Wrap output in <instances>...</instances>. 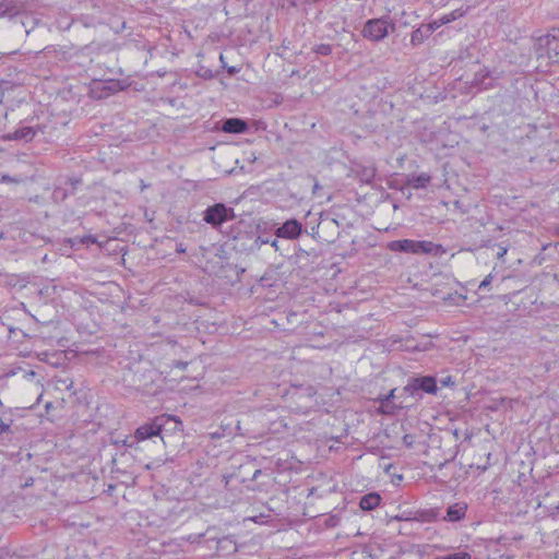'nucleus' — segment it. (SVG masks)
<instances>
[{
    "instance_id": "f257e3e1",
    "label": "nucleus",
    "mask_w": 559,
    "mask_h": 559,
    "mask_svg": "<svg viewBox=\"0 0 559 559\" xmlns=\"http://www.w3.org/2000/svg\"><path fill=\"white\" fill-rule=\"evenodd\" d=\"M467 504L465 502H456L448 507L445 515L441 514L440 509H429L418 512L417 520L421 522H433L443 520L448 522H457L465 518Z\"/></svg>"
},
{
    "instance_id": "f03ea898",
    "label": "nucleus",
    "mask_w": 559,
    "mask_h": 559,
    "mask_svg": "<svg viewBox=\"0 0 559 559\" xmlns=\"http://www.w3.org/2000/svg\"><path fill=\"white\" fill-rule=\"evenodd\" d=\"M235 217L234 209L224 203L210 205L203 212V221L215 229H218L224 223L235 219Z\"/></svg>"
},
{
    "instance_id": "7ed1b4c3",
    "label": "nucleus",
    "mask_w": 559,
    "mask_h": 559,
    "mask_svg": "<svg viewBox=\"0 0 559 559\" xmlns=\"http://www.w3.org/2000/svg\"><path fill=\"white\" fill-rule=\"evenodd\" d=\"M438 385L436 378L432 376L415 377L409 379L408 383L404 386V392L408 393L415 399H421V393L436 394Z\"/></svg>"
},
{
    "instance_id": "20e7f679",
    "label": "nucleus",
    "mask_w": 559,
    "mask_h": 559,
    "mask_svg": "<svg viewBox=\"0 0 559 559\" xmlns=\"http://www.w3.org/2000/svg\"><path fill=\"white\" fill-rule=\"evenodd\" d=\"M389 26L388 22L383 19H372L366 22L362 35L368 39L379 41L388 36Z\"/></svg>"
},
{
    "instance_id": "39448f33",
    "label": "nucleus",
    "mask_w": 559,
    "mask_h": 559,
    "mask_svg": "<svg viewBox=\"0 0 559 559\" xmlns=\"http://www.w3.org/2000/svg\"><path fill=\"white\" fill-rule=\"evenodd\" d=\"M304 231L302 224L296 218L287 219L281 226H278L274 234L277 238H284L288 240L298 239Z\"/></svg>"
},
{
    "instance_id": "423d86ee",
    "label": "nucleus",
    "mask_w": 559,
    "mask_h": 559,
    "mask_svg": "<svg viewBox=\"0 0 559 559\" xmlns=\"http://www.w3.org/2000/svg\"><path fill=\"white\" fill-rule=\"evenodd\" d=\"M165 424V417H156L152 423L145 424L135 430L134 439L136 441L146 440L154 436H159Z\"/></svg>"
},
{
    "instance_id": "0eeeda50",
    "label": "nucleus",
    "mask_w": 559,
    "mask_h": 559,
    "mask_svg": "<svg viewBox=\"0 0 559 559\" xmlns=\"http://www.w3.org/2000/svg\"><path fill=\"white\" fill-rule=\"evenodd\" d=\"M82 183L80 178H69L66 181L67 187H56L52 191V199L58 202L64 201L69 195H73L78 187Z\"/></svg>"
},
{
    "instance_id": "6e6552de",
    "label": "nucleus",
    "mask_w": 559,
    "mask_h": 559,
    "mask_svg": "<svg viewBox=\"0 0 559 559\" xmlns=\"http://www.w3.org/2000/svg\"><path fill=\"white\" fill-rule=\"evenodd\" d=\"M206 544L215 543V550L217 552L231 554L237 550L235 542L228 537H219L215 532L210 537L204 539Z\"/></svg>"
},
{
    "instance_id": "1a4fd4ad",
    "label": "nucleus",
    "mask_w": 559,
    "mask_h": 559,
    "mask_svg": "<svg viewBox=\"0 0 559 559\" xmlns=\"http://www.w3.org/2000/svg\"><path fill=\"white\" fill-rule=\"evenodd\" d=\"M415 249L414 254L441 255L445 252L441 245L428 240H415Z\"/></svg>"
},
{
    "instance_id": "9d476101",
    "label": "nucleus",
    "mask_w": 559,
    "mask_h": 559,
    "mask_svg": "<svg viewBox=\"0 0 559 559\" xmlns=\"http://www.w3.org/2000/svg\"><path fill=\"white\" fill-rule=\"evenodd\" d=\"M25 10V3L22 0H0V14L10 17L16 16Z\"/></svg>"
},
{
    "instance_id": "9b49d317",
    "label": "nucleus",
    "mask_w": 559,
    "mask_h": 559,
    "mask_svg": "<svg viewBox=\"0 0 559 559\" xmlns=\"http://www.w3.org/2000/svg\"><path fill=\"white\" fill-rule=\"evenodd\" d=\"M221 130L226 133L241 134L248 130V123L240 118H228L223 120Z\"/></svg>"
},
{
    "instance_id": "f8f14e48",
    "label": "nucleus",
    "mask_w": 559,
    "mask_h": 559,
    "mask_svg": "<svg viewBox=\"0 0 559 559\" xmlns=\"http://www.w3.org/2000/svg\"><path fill=\"white\" fill-rule=\"evenodd\" d=\"M352 173L355 179L359 180L361 183L369 185L374 179L377 169L374 166L357 165L352 169Z\"/></svg>"
},
{
    "instance_id": "ddd939ff",
    "label": "nucleus",
    "mask_w": 559,
    "mask_h": 559,
    "mask_svg": "<svg viewBox=\"0 0 559 559\" xmlns=\"http://www.w3.org/2000/svg\"><path fill=\"white\" fill-rule=\"evenodd\" d=\"M388 249L394 252L413 253L415 249V240L413 239H401L393 240L388 243Z\"/></svg>"
},
{
    "instance_id": "4468645a",
    "label": "nucleus",
    "mask_w": 559,
    "mask_h": 559,
    "mask_svg": "<svg viewBox=\"0 0 559 559\" xmlns=\"http://www.w3.org/2000/svg\"><path fill=\"white\" fill-rule=\"evenodd\" d=\"M37 130L34 127H21L16 129L14 132L9 133L7 135L8 140H23L25 142H29L36 135Z\"/></svg>"
},
{
    "instance_id": "2eb2a0df",
    "label": "nucleus",
    "mask_w": 559,
    "mask_h": 559,
    "mask_svg": "<svg viewBox=\"0 0 559 559\" xmlns=\"http://www.w3.org/2000/svg\"><path fill=\"white\" fill-rule=\"evenodd\" d=\"M534 50L538 59L545 57L551 59L552 55H550L549 36H539L534 45Z\"/></svg>"
},
{
    "instance_id": "dca6fc26",
    "label": "nucleus",
    "mask_w": 559,
    "mask_h": 559,
    "mask_svg": "<svg viewBox=\"0 0 559 559\" xmlns=\"http://www.w3.org/2000/svg\"><path fill=\"white\" fill-rule=\"evenodd\" d=\"M270 243L276 251L280 249L278 240L271 239L269 236L259 235L252 238V242L248 247V250L255 251L259 250L263 245Z\"/></svg>"
},
{
    "instance_id": "f3484780",
    "label": "nucleus",
    "mask_w": 559,
    "mask_h": 559,
    "mask_svg": "<svg viewBox=\"0 0 559 559\" xmlns=\"http://www.w3.org/2000/svg\"><path fill=\"white\" fill-rule=\"evenodd\" d=\"M381 496L377 492H370L361 497L359 506L365 511H370L380 504Z\"/></svg>"
},
{
    "instance_id": "a211bd4d",
    "label": "nucleus",
    "mask_w": 559,
    "mask_h": 559,
    "mask_svg": "<svg viewBox=\"0 0 559 559\" xmlns=\"http://www.w3.org/2000/svg\"><path fill=\"white\" fill-rule=\"evenodd\" d=\"M430 180H431V177L428 174L421 173L419 175L408 176L406 183L414 189H423V188L427 187V185L430 182Z\"/></svg>"
},
{
    "instance_id": "6ab92c4d",
    "label": "nucleus",
    "mask_w": 559,
    "mask_h": 559,
    "mask_svg": "<svg viewBox=\"0 0 559 559\" xmlns=\"http://www.w3.org/2000/svg\"><path fill=\"white\" fill-rule=\"evenodd\" d=\"M429 27L430 26L421 25L420 27L413 31L412 37H411V43L414 46H418V45L423 44L424 40L430 36Z\"/></svg>"
},
{
    "instance_id": "aec40b11",
    "label": "nucleus",
    "mask_w": 559,
    "mask_h": 559,
    "mask_svg": "<svg viewBox=\"0 0 559 559\" xmlns=\"http://www.w3.org/2000/svg\"><path fill=\"white\" fill-rule=\"evenodd\" d=\"M216 532L215 527H210L206 530L205 533H201V534H190L188 535L187 537H183L185 540L191 543V544H195V543H201V540L203 538H207L212 535V533Z\"/></svg>"
},
{
    "instance_id": "412c9836",
    "label": "nucleus",
    "mask_w": 559,
    "mask_h": 559,
    "mask_svg": "<svg viewBox=\"0 0 559 559\" xmlns=\"http://www.w3.org/2000/svg\"><path fill=\"white\" fill-rule=\"evenodd\" d=\"M543 282L548 285L559 286V274L546 272L543 274Z\"/></svg>"
},
{
    "instance_id": "4be33fe9",
    "label": "nucleus",
    "mask_w": 559,
    "mask_h": 559,
    "mask_svg": "<svg viewBox=\"0 0 559 559\" xmlns=\"http://www.w3.org/2000/svg\"><path fill=\"white\" fill-rule=\"evenodd\" d=\"M332 50L333 48L329 44H320L313 47V51L320 56H330Z\"/></svg>"
},
{
    "instance_id": "5701e85b",
    "label": "nucleus",
    "mask_w": 559,
    "mask_h": 559,
    "mask_svg": "<svg viewBox=\"0 0 559 559\" xmlns=\"http://www.w3.org/2000/svg\"><path fill=\"white\" fill-rule=\"evenodd\" d=\"M436 559H472L467 552H455L447 556H440Z\"/></svg>"
},
{
    "instance_id": "b1692460",
    "label": "nucleus",
    "mask_w": 559,
    "mask_h": 559,
    "mask_svg": "<svg viewBox=\"0 0 559 559\" xmlns=\"http://www.w3.org/2000/svg\"><path fill=\"white\" fill-rule=\"evenodd\" d=\"M544 36H549V44L552 45L555 41L559 43V28H554L550 33Z\"/></svg>"
},
{
    "instance_id": "393cba45",
    "label": "nucleus",
    "mask_w": 559,
    "mask_h": 559,
    "mask_svg": "<svg viewBox=\"0 0 559 559\" xmlns=\"http://www.w3.org/2000/svg\"><path fill=\"white\" fill-rule=\"evenodd\" d=\"M21 179L11 177L9 175L0 176V183H19Z\"/></svg>"
},
{
    "instance_id": "a878e982",
    "label": "nucleus",
    "mask_w": 559,
    "mask_h": 559,
    "mask_svg": "<svg viewBox=\"0 0 559 559\" xmlns=\"http://www.w3.org/2000/svg\"><path fill=\"white\" fill-rule=\"evenodd\" d=\"M493 276L492 274H488L479 284L478 290H484L491 284Z\"/></svg>"
},
{
    "instance_id": "bb28decb",
    "label": "nucleus",
    "mask_w": 559,
    "mask_h": 559,
    "mask_svg": "<svg viewBox=\"0 0 559 559\" xmlns=\"http://www.w3.org/2000/svg\"><path fill=\"white\" fill-rule=\"evenodd\" d=\"M394 392H395V390L393 389V390H391L389 392V394L380 396L378 399V401L380 402L382 407L384 406V403H390L391 402V400L394 397Z\"/></svg>"
},
{
    "instance_id": "cd10ccee",
    "label": "nucleus",
    "mask_w": 559,
    "mask_h": 559,
    "mask_svg": "<svg viewBox=\"0 0 559 559\" xmlns=\"http://www.w3.org/2000/svg\"><path fill=\"white\" fill-rule=\"evenodd\" d=\"M425 26H430L429 27V33L430 35L437 29L439 28L440 26H442L443 24H440V19L439 20H435L432 21L431 23L429 24H424Z\"/></svg>"
},
{
    "instance_id": "c85d7f7f",
    "label": "nucleus",
    "mask_w": 559,
    "mask_h": 559,
    "mask_svg": "<svg viewBox=\"0 0 559 559\" xmlns=\"http://www.w3.org/2000/svg\"><path fill=\"white\" fill-rule=\"evenodd\" d=\"M380 411L382 414L391 415L394 414V406L390 405V403H384L383 407L380 405Z\"/></svg>"
},
{
    "instance_id": "c756f323",
    "label": "nucleus",
    "mask_w": 559,
    "mask_h": 559,
    "mask_svg": "<svg viewBox=\"0 0 559 559\" xmlns=\"http://www.w3.org/2000/svg\"><path fill=\"white\" fill-rule=\"evenodd\" d=\"M442 386H453L454 381L451 376H447L440 380Z\"/></svg>"
},
{
    "instance_id": "7c9ffc66",
    "label": "nucleus",
    "mask_w": 559,
    "mask_h": 559,
    "mask_svg": "<svg viewBox=\"0 0 559 559\" xmlns=\"http://www.w3.org/2000/svg\"><path fill=\"white\" fill-rule=\"evenodd\" d=\"M465 13H466V10L456 9V10L452 11L450 13V15H453V21H455L456 19L464 16Z\"/></svg>"
},
{
    "instance_id": "2f4dec72",
    "label": "nucleus",
    "mask_w": 559,
    "mask_h": 559,
    "mask_svg": "<svg viewBox=\"0 0 559 559\" xmlns=\"http://www.w3.org/2000/svg\"><path fill=\"white\" fill-rule=\"evenodd\" d=\"M465 13H466V10L456 9V10L452 11L450 13V15H453V21H455L456 19L464 16Z\"/></svg>"
},
{
    "instance_id": "473e14b6",
    "label": "nucleus",
    "mask_w": 559,
    "mask_h": 559,
    "mask_svg": "<svg viewBox=\"0 0 559 559\" xmlns=\"http://www.w3.org/2000/svg\"><path fill=\"white\" fill-rule=\"evenodd\" d=\"M450 22H453V15H450V13L444 14L443 16L440 17V24L445 25Z\"/></svg>"
},
{
    "instance_id": "72a5a7b5",
    "label": "nucleus",
    "mask_w": 559,
    "mask_h": 559,
    "mask_svg": "<svg viewBox=\"0 0 559 559\" xmlns=\"http://www.w3.org/2000/svg\"><path fill=\"white\" fill-rule=\"evenodd\" d=\"M10 431H11L10 425L0 420V436H2L5 432H10Z\"/></svg>"
},
{
    "instance_id": "f704fd0d",
    "label": "nucleus",
    "mask_w": 559,
    "mask_h": 559,
    "mask_svg": "<svg viewBox=\"0 0 559 559\" xmlns=\"http://www.w3.org/2000/svg\"><path fill=\"white\" fill-rule=\"evenodd\" d=\"M550 55L558 56L559 55V43L555 41L552 45H550Z\"/></svg>"
},
{
    "instance_id": "c9c22d12",
    "label": "nucleus",
    "mask_w": 559,
    "mask_h": 559,
    "mask_svg": "<svg viewBox=\"0 0 559 559\" xmlns=\"http://www.w3.org/2000/svg\"><path fill=\"white\" fill-rule=\"evenodd\" d=\"M226 70L229 75H235L239 72V68L237 67H227Z\"/></svg>"
},
{
    "instance_id": "e433bc0d",
    "label": "nucleus",
    "mask_w": 559,
    "mask_h": 559,
    "mask_svg": "<svg viewBox=\"0 0 559 559\" xmlns=\"http://www.w3.org/2000/svg\"><path fill=\"white\" fill-rule=\"evenodd\" d=\"M506 253H507V248L506 247H499V250L497 252V258L501 259V258L504 257Z\"/></svg>"
},
{
    "instance_id": "4c0bfd02",
    "label": "nucleus",
    "mask_w": 559,
    "mask_h": 559,
    "mask_svg": "<svg viewBox=\"0 0 559 559\" xmlns=\"http://www.w3.org/2000/svg\"><path fill=\"white\" fill-rule=\"evenodd\" d=\"M176 251L178 253H185L186 252V247L183 246L182 242L178 243L177 247H176Z\"/></svg>"
},
{
    "instance_id": "58836bf2",
    "label": "nucleus",
    "mask_w": 559,
    "mask_h": 559,
    "mask_svg": "<svg viewBox=\"0 0 559 559\" xmlns=\"http://www.w3.org/2000/svg\"><path fill=\"white\" fill-rule=\"evenodd\" d=\"M261 474H262L261 469H255L251 479L257 480Z\"/></svg>"
},
{
    "instance_id": "ea45409f",
    "label": "nucleus",
    "mask_w": 559,
    "mask_h": 559,
    "mask_svg": "<svg viewBox=\"0 0 559 559\" xmlns=\"http://www.w3.org/2000/svg\"><path fill=\"white\" fill-rule=\"evenodd\" d=\"M408 438H409V436H407V435H406V436L404 437V442H405V444H406L407 447H412V441H409V439H408Z\"/></svg>"
},
{
    "instance_id": "a19ab883",
    "label": "nucleus",
    "mask_w": 559,
    "mask_h": 559,
    "mask_svg": "<svg viewBox=\"0 0 559 559\" xmlns=\"http://www.w3.org/2000/svg\"><path fill=\"white\" fill-rule=\"evenodd\" d=\"M408 438H409V436H407V435H406V436L404 437V442H405V444H406L407 447H412V441H409V439H408Z\"/></svg>"
},
{
    "instance_id": "79ce46f5",
    "label": "nucleus",
    "mask_w": 559,
    "mask_h": 559,
    "mask_svg": "<svg viewBox=\"0 0 559 559\" xmlns=\"http://www.w3.org/2000/svg\"><path fill=\"white\" fill-rule=\"evenodd\" d=\"M62 382H63V384L66 385V389H67V390H70V389L73 386V381H72V380L70 381V383H69V384H67V383H66V382H67L66 380H63Z\"/></svg>"
},
{
    "instance_id": "37998d69",
    "label": "nucleus",
    "mask_w": 559,
    "mask_h": 559,
    "mask_svg": "<svg viewBox=\"0 0 559 559\" xmlns=\"http://www.w3.org/2000/svg\"><path fill=\"white\" fill-rule=\"evenodd\" d=\"M141 190L148 188V185H146L143 180H140Z\"/></svg>"
},
{
    "instance_id": "c03bdc74",
    "label": "nucleus",
    "mask_w": 559,
    "mask_h": 559,
    "mask_svg": "<svg viewBox=\"0 0 559 559\" xmlns=\"http://www.w3.org/2000/svg\"><path fill=\"white\" fill-rule=\"evenodd\" d=\"M488 465H489V463H488V464H486V465H484V466H477V468H478L479 471H481V472H485V471L488 468Z\"/></svg>"
},
{
    "instance_id": "a18cd8bd",
    "label": "nucleus",
    "mask_w": 559,
    "mask_h": 559,
    "mask_svg": "<svg viewBox=\"0 0 559 559\" xmlns=\"http://www.w3.org/2000/svg\"><path fill=\"white\" fill-rule=\"evenodd\" d=\"M219 60H221V62H222L223 67H224V68H226L225 59H224L223 53H221V55H219Z\"/></svg>"
},
{
    "instance_id": "49530a36",
    "label": "nucleus",
    "mask_w": 559,
    "mask_h": 559,
    "mask_svg": "<svg viewBox=\"0 0 559 559\" xmlns=\"http://www.w3.org/2000/svg\"><path fill=\"white\" fill-rule=\"evenodd\" d=\"M123 444H124V445H129V447H131V445H132V444H127V440H123Z\"/></svg>"
},
{
    "instance_id": "de8ad7c7",
    "label": "nucleus",
    "mask_w": 559,
    "mask_h": 559,
    "mask_svg": "<svg viewBox=\"0 0 559 559\" xmlns=\"http://www.w3.org/2000/svg\"><path fill=\"white\" fill-rule=\"evenodd\" d=\"M491 453L487 454V460H490Z\"/></svg>"
}]
</instances>
